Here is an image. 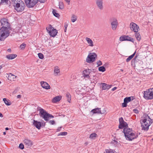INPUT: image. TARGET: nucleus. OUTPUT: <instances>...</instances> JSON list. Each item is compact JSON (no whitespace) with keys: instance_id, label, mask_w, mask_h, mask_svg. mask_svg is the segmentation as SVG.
<instances>
[{"instance_id":"obj_1","label":"nucleus","mask_w":153,"mask_h":153,"mask_svg":"<svg viewBox=\"0 0 153 153\" xmlns=\"http://www.w3.org/2000/svg\"><path fill=\"white\" fill-rule=\"evenodd\" d=\"M0 22L2 26L0 29V40L4 41L9 36L11 27L7 19L3 18L1 19Z\"/></svg>"},{"instance_id":"obj_2","label":"nucleus","mask_w":153,"mask_h":153,"mask_svg":"<svg viewBox=\"0 0 153 153\" xmlns=\"http://www.w3.org/2000/svg\"><path fill=\"white\" fill-rule=\"evenodd\" d=\"M123 132L125 134L126 139L130 141L136 139L138 137L137 135L135 133L132 129L128 128H124L123 129Z\"/></svg>"},{"instance_id":"obj_3","label":"nucleus","mask_w":153,"mask_h":153,"mask_svg":"<svg viewBox=\"0 0 153 153\" xmlns=\"http://www.w3.org/2000/svg\"><path fill=\"white\" fill-rule=\"evenodd\" d=\"M140 123L142 130L147 131L148 130L149 126L152 123V121L149 117L147 116L141 117Z\"/></svg>"},{"instance_id":"obj_4","label":"nucleus","mask_w":153,"mask_h":153,"mask_svg":"<svg viewBox=\"0 0 153 153\" xmlns=\"http://www.w3.org/2000/svg\"><path fill=\"white\" fill-rule=\"evenodd\" d=\"M39 115L45 121H48L50 118H53V116L49 114L44 109L41 108L39 109Z\"/></svg>"},{"instance_id":"obj_5","label":"nucleus","mask_w":153,"mask_h":153,"mask_svg":"<svg viewBox=\"0 0 153 153\" xmlns=\"http://www.w3.org/2000/svg\"><path fill=\"white\" fill-rule=\"evenodd\" d=\"M144 97L147 100L153 99V88L144 91Z\"/></svg>"},{"instance_id":"obj_6","label":"nucleus","mask_w":153,"mask_h":153,"mask_svg":"<svg viewBox=\"0 0 153 153\" xmlns=\"http://www.w3.org/2000/svg\"><path fill=\"white\" fill-rule=\"evenodd\" d=\"M46 29L47 32L51 36L54 37L57 33V30L54 29L51 25H49L48 27H47Z\"/></svg>"},{"instance_id":"obj_7","label":"nucleus","mask_w":153,"mask_h":153,"mask_svg":"<svg viewBox=\"0 0 153 153\" xmlns=\"http://www.w3.org/2000/svg\"><path fill=\"white\" fill-rule=\"evenodd\" d=\"M97 54L94 53H89L86 59V62L91 63L95 61L97 57Z\"/></svg>"},{"instance_id":"obj_8","label":"nucleus","mask_w":153,"mask_h":153,"mask_svg":"<svg viewBox=\"0 0 153 153\" xmlns=\"http://www.w3.org/2000/svg\"><path fill=\"white\" fill-rule=\"evenodd\" d=\"M25 7L24 2L21 1L19 4H17L14 7V9L18 12H22L25 9Z\"/></svg>"},{"instance_id":"obj_9","label":"nucleus","mask_w":153,"mask_h":153,"mask_svg":"<svg viewBox=\"0 0 153 153\" xmlns=\"http://www.w3.org/2000/svg\"><path fill=\"white\" fill-rule=\"evenodd\" d=\"M26 6L29 8L33 7L37 3V0H25Z\"/></svg>"},{"instance_id":"obj_10","label":"nucleus","mask_w":153,"mask_h":153,"mask_svg":"<svg viewBox=\"0 0 153 153\" xmlns=\"http://www.w3.org/2000/svg\"><path fill=\"white\" fill-rule=\"evenodd\" d=\"M112 29L115 30H116L118 25L117 20L115 18H113L111 20Z\"/></svg>"},{"instance_id":"obj_11","label":"nucleus","mask_w":153,"mask_h":153,"mask_svg":"<svg viewBox=\"0 0 153 153\" xmlns=\"http://www.w3.org/2000/svg\"><path fill=\"white\" fill-rule=\"evenodd\" d=\"M131 30L133 31L134 32H138L139 29V27L135 23L132 22L129 25Z\"/></svg>"},{"instance_id":"obj_12","label":"nucleus","mask_w":153,"mask_h":153,"mask_svg":"<svg viewBox=\"0 0 153 153\" xmlns=\"http://www.w3.org/2000/svg\"><path fill=\"white\" fill-rule=\"evenodd\" d=\"M119 40L121 41H127L133 42H134V39L129 37L128 36L126 35H123L120 36V38Z\"/></svg>"},{"instance_id":"obj_13","label":"nucleus","mask_w":153,"mask_h":153,"mask_svg":"<svg viewBox=\"0 0 153 153\" xmlns=\"http://www.w3.org/2000/svg\"><path fill=\"white\" fill-rule=\"evenodd\" d=\"M120 125L119 126V128L120 129H122L123 128H127L128 124L124 122L123 118L121 117L119 119Z\"/></svg>"},{"instance_id":"obj_14","label":"nucleus","mask_w":153,"mask_h":153,"mask_svg":"<svg viewBox=\"0 0 153 153\" xmlns=\"http://www.w3.org/2000/svg\"><path fill=\"white\" fill-rule=\"evenodd\" d=\"M96 4L100 10H102L103 9V1L102 0H96Z\"/></svg>"},{"instance_id":"obj_15","label":"nucleus","mask_w":153,"mask_h":153,"mask_svg":"<svg viewBox=\"0 0 153 153\" xmlns=\"http://www.w3.org/2000/svg\"><path fill=\"white\" fill-rule=\"evenodd\" d=\"M23 142L27 148L31 146L33 144V142L32 141L27 139L24 140Z\"/></svg>"},{"instance_id":"obj_16","label":"nucleus","mask_w":153,"mask_h":153,"mask_svg":"<svg viewBox=\"0 0 153 153\" xmlns=\"http://www.w3.org/2000/svg\"><path fill=\"white\" fill-rule=\"evenodd\" d=\"M91 72V70L89 69H86L84 70L82 74L84 77H87L88 78H89V74Z\"/></svg>"},{"instance_id":"obj_17","label":"nucleus","mask_w":153,"mask_h":153,"mask_svg":"<svg viewBox=\"0 0 153 153\" xmlns=\"http://www.w3.org/2000/svg\"><path fill=\"white\" fill-rule=\"evenodd\" d=\"M41 86L43 88L47 89H50V87L49 84L46 82L42 81L41 82Z\"/></svg>"},{"instance_id":"obj_18","label":"nucleus","mask_w":153,"mask_h":153,"mask_svg":"<svg viewBox=\"0 0 153 153\" xmlns=\"http://www.w3.org/2000/svg\"><path fill=\"white\" fill-rule=\"evenodd\" d=\"M60 71L59 67L56 66L54 68V74L55 76H59L60 75Z\"/></svg>"},{"instance_id":"obj_19","label":"nucleus","mask_w":153,"mask_h":153,"mask_svg":"<svg viewBox=\"0 0 153 153\" xmlns=\"http://www.w3.org/2000/svg\"><path fill=\"white\" fill-rule=\"evenodd\" d=\"M33 124L38 129H39L40 128L41 124L40 122L33 120Z\"/></svg>"},{"instance_id":"obj_20","label":"nucleus","mask_w":153,"mask_h":153,"mask_svg":"<svg viewBox=\"0 0 153 153\" xmlns=\"http://www.w3.org/2000/svg\"><path fill=\"white\" fill-rule=\"evenodd\" d=\"M85 40L89 46L92 47L94 46L93 42L91 39L88 37H86Z\"/></svg>"},{"instance_id":"obj_21","label":"nucleus","mask_w":153,"mask_h":153,"mask_svg":"<svg viewBox=\"0 0 153 153\" xmlns=\"http://www.w3.org/2000/svg\"><path fill=\"white\" fill-rule=\"evenodd\" d=\"M17 56L16 54H11L7 55L6 57L9 60L12 59L16 58Z\"/></svg>"},{"instance_id":"obj_22","label":"nucleus","mask_w":153,"mask_h":153,"mask_svg":"<svg viewBox=\"0 0 153 153\" xmlns=\"http://www.w3.org/2000/svg\"><path fill=\"white\" fill-rule=\"evenodd\" d=\"M21 1H22L21 0H12L11 3L14 7L16 6L17 4H19Z\"/></svg>"},{"instance_id":"obj_23","label":"nucleus","mask_w":153,"mask_h":153,"mask_svg":"<svg viewBox=\"0 0 153 153\" xmlns=\"http://www.w3.org/2000/svg\"><path fill=\"white\" fill-rule=\"evenodd\" d=\"M111 88L110 85H107L105 83H102V90H108Z\"/></svg>"},{"instance_id":"obj_24","label":"nucleus","mask_w":153,"mask_h":153,"mask_svg":"<svg viewBox=\"0 0 153 153\" xmlns=\"http://www.w3.org/2000/svg\"><path fill=\"white\" fill-rule=\"evenodd\" d=\"M61 99V97L59 96H57L54 97L52 100L53 102L55 103L59 101Z\"/></svg>"},{"instance_id":"obj_25","label":"nucleus","mask_w":153,"mask_h":153,"mask_svg":"<svg viewBox=\"0 0 153 153\" xmlns=\"http://www.w3.org/2000/svg\"><path fill=\"white\" fill-rule=\"evenodd\" d=\"M77 16L74 14H72L71 17V20L73 22H75L77 20Z\"/></svg>"},{"instance_id":"obj_26","label":"nucleus","mask_w":153,"mask_h":153,"mask_svg":"<svg viewBox=\"0 0 153 153\" xmlns=\"http://www.w3.org/2000/svg\"><path fill=\"white\" fill-rule=\"evenodd\" d=\"M106 108H100V112L99 114H105L106 112Z\"/></svg>"},{"instance_id":"obj_27","label":"nucleus","mask_w":153,"mask_h":153,"mask_svg":"<svg viewBox=\"0 0 153 153\" xmlns=\"http://www.w3.org/2000/svg\"><path fill=\"white\" fill-rule=\"evenodd\" d=\"M132 98V97H126L124 99V102L127 103L131 101V98Z\"/></svg>"},{"instance_id":"obj_28","label":"nucleus","mask_w":153,"mask_h":153,"mask_svg":"<svg viewBox=\"0 0 153 153\" xmlns=\"http://www.w3.org/2000/svg\"><path fill=\"white\" fill-rule=\"evenodd\" d=\"M135 37L138 41H140L141 39V36L140 33L137 32H135Z\"/></svg>"},{"instance_id":"obj_29","label":"nucleus","mask_w":153,"mask_h":153,"mask_svg":"<svg viewBox=\"0 0 153 153\" xmlns=\"http://www.w3.org/2000/svg\"><path fill=\"white\" fill-rule=\"evenodd\" d=\"M3 101H4V103L7 105H10L11 104V102L9 101V100H7V99L6 98H3Z\"/></svg>"},{"instance_id":"obj_30","label":"nucleus","mask_w":153,"mask_h":153,"mask_svg":"<svg viewBox=\"0 0 153 153\" xmlns=\"http://www.w3.org/2000/svg\"><path fill=\"white\" fill-rule=\"evenodd\" d=\"M136 53V51H135V52L132 55L129 56L126 59V61L127 62H128L130 61L134 56L135 55V54Z\"/></svg>"},{"instance_id":"obj_31","label":"nucleus","mask_w":153,"mask_h":153,"mask_svg":"<svg viewBox=\"0 0 153 153\" xmlns=\"http://www.w3.org/2000/svg\"><path fill=\"white\" fill-rule=\"evenodd\" d=\"M91 112H93L94 113H98L99 114L100 112V108H97L92 110Z\"/></svg>"},{"instance_id":"obj_32","label":"nucleus","mask_w":153,"mask_h":153,"mask_svg":"<svg viewBox=\"0 0 153 153\" xmlns=\"http://www.w3.org/2000/svg\"><path fill=\"white\" fill-rule=\"evenodd\" d=\"M97 136V134L95 133H93L91 134L89 138L91 139H93Z\"/></svg>"},{"instance_id":"obj_33","label":"nucleus","mask_w":153,"mask_h":153,"mask_svg":"<svg viewBox=\"0 0 153 153\" xmlns=\"http://www.w3.org/2000/svg\"><path fill=\"white\" fill-rule=\"evenodd\" d=\"M66 97L67 98V101L69 102H70V101L71 100V95L69 93H67L66 94Z\"/></svg>"},{"instance_id":"obj_34","label":"nucleus","mask_w":153,"mask_h":153,"mask_svg":"<svg viewBox=\"0 0 153 153\" xmlns=\"http://www.w3.org/2000/svg\"><path fill=\"white\" fill-rule=\"evenodd\" d=\"M53 13L54 16L57 17H58L59 15L58 13H56V11L55 10H53L52 11Z\"/></svg>"},{"instance_id":"obj_35","label":"nucleus","mask_w":153,"mask_h":153,"mask_svg":"<svg viewBox=\"0 0 153 153\" xmlns=\"http://www.w3.org/2000/svg\"><path fill=\"white\" fill-rule=\"evenodd\" d=\"M59 8L61 9H62L64 8V5L63 2H59Z\"/></svg>"},{"instance_id":"obj_36","label":"nucleus","mask_w":153,"mask_h":153,"mask_svg":"<svg viewBox=\"0 0 153 153\" xmlns=\"http://www.w3.org/2000/svg\"><path fill=\"white\" fill-rule=\"evenodd\" d=\"M98 70L99 71L103 72L105 71V68L103 66L100 67L98 68Z\"/></svg>"},{"instance_id":"obj_37","label":"nucleus","mask_w":153,"mask_h":153,"mask_svg":"<svg viewBox=\"0 0 153 153\" xmlns=\"http://www.w3.org/2000/svg\"><path fill=\"white\" fill-rule=\"evenodd\" d=\"M106 153H115V152L111 149H106Z\"/></svg>"},{"instance_id":"obj_38","label":"nucleus","mask_w":153,"mask_h":153,"mask_svg":"<svg viewBox=\"0 0 153 153\" xmlns=\"http://www.w3.org/2000/svg\"><path fill=\"white\" fill-rule=\"evenodd\" d=\"M8 0H1L0 3V5L3 4L4 3H5L6 4H8Z\"/></svg>"},{"instance_id":"obj_39","label":"nucleus","mask_w":153,"mask_h":153,"mask_svg":"<svg viewBox=\"0 0 153 153\" xmlns=\"http://www.w3.org/2000/svg\"><path fill=\"white\" fill-rule=\"evenodd\" d=\"M67 132L64 131V132H61L60 133L58 134V136H59L60 135L65 136V135H67Z\"/></svg>"},{"instance_id":"obj_40","label":"nucleus","mask_w":153,"mask_h":153,"mask_svg":"<svg viewBox=\"0 0 153 153\" xmlns=\"http://www.w3.org/2000/svg\"><path fill=\"white\" fill-rule=\"evenodd\" d=\"M38 55L40 59H43L44 58V56L43 55L42 53H39L38 54Z\"/></svg>"},{"instance_id":"obj_41","label":"nucleus","mask_w":153,"mask_h":153,"mask_svg":"<svg viewBox=\"0 0 153 153\" xmlns=\"http://www.w3.org/2000/svg\"><path fill=\"white\" fill-rule=\"evenodd\" d=\"M26 44L25 43H22L21 44L20 46V47L21 49H24L25 47Z\"/></svg>"},{"instance_id":"obj_42","label":"nucleus","mask_w":153,"mask_h":153,"mask_svg":"<svg viewBox=\"0 0 153 153\" xmlns=\"http://www.w3.org/2000/svg\"><path fill=\"white\" fill-rule=\"evenodd\" d=\"M12 77L13 79H15L16 76H15L14 75H13L12 74H11V75L10 74V75L9 76V78L8 79H10V80H11V79H10L9 78L10 77Z\"/></svg>"},{"instance_id":"obj_43","label":"nucleus","mask_w":153,"mask_h":153,"mask_svg":"<svg viewBox=\"0 0 153 153\" xmlns=\"http://www.w3.org/2000/svg\"><path fill=\"white\" fill-rule=\"evenodd\" d=\"M19 148L22 149H23L24 148V145L22 143H20L19 146Z\"/></svg>"},{"instance_id":"obj_44","label":"nucleus","mask_w":153,"mask_h":153,"mask_svg":"<svg viewBox=\"0 0 153 153\" xmlns=\"http://www.w3.org/2000/svg\"><path fill=\"white\" fill-rule=\"evenodd\" d=\"M97 64L98 66H100L102 65V62L101 61L99 60L97 62Z\"/></svg>"},{"instance_id":"obj_45","label":"nucleus","mask_w":153,"mask_h":153,"mask_svg":"<svg viewBox=\"0 0 153 153\" xmlns=\"http://www.w3.org/2000/svg\"><path fill=\"white\" fill-rule=\"evenodd\" d=\"M134 112L136 114H138L139 111L137 109L135 108L133 110Z\"/></svg>"},{"instance_id":"obj_46","label":"nucleus","mask_w":153,"mask_h":153,"mask_svg":"<svg viewBox=\"0 0 153 153\" xmlns=\"http://www.w3.org/2000/svg\"><path fill=\"white\" fill-rule=\"evenodd\" d=\"M48 122L51 125H54L55 124V122L54 120H50Z\"/></svg>"},{"instance_id":"obj_47","label":"nucleus","mask_w":153,"mask_h":153,"mask_svg":"<svg viewBox=\"0 0 153 153\" xmlns=\"http://www.w3.org/2000/svg\"><path fill=\"white\" fill-rule=\"evenodd\" d=\"M122 105L123 107H126L127 106V103L124 102L122 104Z\"/></svg>"},{"instance_id":"obj_48","label":"nucleus","mask_w":153,"mask_h":153,"mask_svg":"<svg viewBox=\"0 0 153 153\" xmlns=\"http://www.w3.org/2000/svg\"><path fill=\"white\" fill-rule=\"evenodd\" d=\"M67 27H68V25L66 24H65V25H64V27L65 28V32H66V30Z\"/></svg>"},{"instance_id":"obj_49","label":"nucleus","mask_w":153,"mask_h":153,"mask_svg":"<svg viewBox=\"0 0 153 153\" xmlns=\"http://www.w3.org/2000/svg\"><path fill=\"white\" fill-rule=\"evenodd\" d=\"M45 0H37V2L39 1L41 3H44L45 2Z\"/></svg>"},{"instance_id":"obj_50","label":"nucleus","mask_w":153,"mask_h":153,"mask_svg":"<svg viewBox=\"0 0 153 153\" xmlns=\"http://www.w3.org/2000/svg\"><path fill=\"white\" fill-rule=\"evenodd\" d=\"M65 1L68 3V4H69L70 2V0H65Z\"/></svg>"},{"instance_id":"obj_51","label":"nucleus","mask_w":153,"mask_h":153,"mask_svg":"<svg viewBox=\"0 0 153 153\" xmlns=\"http://www.w3.org/2000/svg\"><path fill=\"white\" fill-rule=\"evenodd\" d=\"M117 88L116 87H114L112 89V91H114L115 90H116L117 89Z\"/></svg>"},{"instance_id":"obj_52","label":"nucleus","mask_w":153,"mask_h":153,"mask_svg":"<svg viewBox=\"0 0 153 153\" xmlns=\"http://www.w3.org/2000/svg\"><path fill=\"white\" fill-rule=\"evenodd\" d=\"M61 127H59L57 129V131H60L61 130Z\"/></svg>"},{"instance_id":"obj_53","label":"nucleus","mask_w":153,"mask_h":153,"mask_svg":"<svg viewBox=\"0 0 153 153\" xmlns=\"http://www.w3.org/2000/svg\"><path fill=\"white\" fill-rule=\"evenodd\" d=\"M7 51L8 52H11V49H10V48H9V49H8L7 50Z\"/></svg>"},{"instance_id":"obj_54","label":"nucleus","mask_w":153,"mask_h":153,"mask_svg":"<svg viewBox=\"0 0 153 153\" xmlns=\"http://www.w3.org/2000/svg\"><path fill=\"white\" fill-rule=\"evenodd\" d=\"M135 61H136V59L135 58H134L133 60L131 61V63L133 62H134Z\"/></svg>"},{"instance_id":"obj_55","label":"nucleus","mask_w":153,"mask_h":153,"mask_svg":"<svg viewBox=\"0 0 153 153\" xmlns=\"http://www.w3.org/2000/svg\"><path fill=\"white\" fill-rule=\"evenodd\" d=\"M21 97V95H19L17 96V97L18 98H20Z\"/></svg>"},{"instance_id":"obj_56","label":"nucleus","mask_w":153,"mask_h":153,"mask_svg":"<svg viewBox=\"0 0 153 153\" xmlns=\"http://www.w3.org/2000/svg\"><path fill=\"white\" fill-rule=\"evenodd\" d=\"M3 117V115L0 112V117Z\"/></svg>"},{"instance_id":"obj_57","label":"nucleus","mask_w":153,"mask_h":153,"mask_svg":"<svg viewBox=\"0 0 153 153\" xmlns=\"http://www.w3.org/2000/svg\"><path fill=\"white\" fill-rule=\"evenodd\" d=\"M5 129L6 130H9V128L7 127L5 128Z\"/></svg>"},{"instance_id":"obj_58","label":"nucleus","mask_w":153,"mask_h":153,"mask_svg":"<svg viewBox=\"0 0 153 153\" xmlns=\"http://www.w3.org/2000/svg\"><path fill=\"white\" fill-rule=\"evenodd\" d=\"M2 66L1 65H0V69H1V68H2Z\"/></svg>"},{"instance_id":"obj_59","label":"nucleus","mask_w":153,"mask_h":153,"mask_svg":"<svg viewBox=\"0 0 153 153\" xmlns=\"http://www.w3.org/2000/svg\"><path fill=\"white\" fill-rule=\"evenodd\" d=\"M6 134V133L5 132H3V134H4V135H5V134Z\"/></svg>"},{"instance_id":"obj_60","label":"nucleus","mask_w":153,"mask_h":153,"mask_svg":"<svg viewBox=\"0 0 153 153\" xmlns=\"http://www.w3.org/2000/svg\"><path fill=\"white\" fill-rule=\"evenodd\" d=\"M121 71H123V69H121Z\"/></svg>"},{"instance_id":"obj_61","label":"nucleus","mask_w":153,"mask_h":153,"mask_svg":"<svg viewBox=\"0 0 153 153\" xmlns=\"http://www.w3.org/2000/svg\"><path fill=\"white\" fill-rule=\"evenodd\" d=\"M1 82L0 81V84L1 83Z\"/></svg>"},{"instance_id":"obj_62","label":"nucleus","mask_w":153,"mask_h":153,"mask_svg":"<svg viewBox=\"0 0 153 153\" xmlns=\"http://www.w3.org/2000/svg\"><path fill=\"white\" fill-rule=\"evenodd\" d=\"M152 140H153V138L152 139Z\"/></svg>"},{"instance_id":"obj_63","label":"nucleus","mask_w":153,"mask_h":153,"mask_svg":"<svg viewBox=\"0 0 153 153\" xmlns=\"http://www.w3.org/2000/svg\"><path fill=\"white\" fill-rule=\"evenodd\" d=\"M104 153H105V152H104Z\"/></svg>"}]
</instances>
